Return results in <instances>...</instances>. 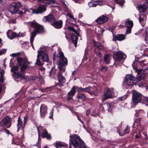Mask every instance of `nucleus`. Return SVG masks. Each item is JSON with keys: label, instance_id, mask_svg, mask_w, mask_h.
I'll list each match as a JSON object with an SVG mask.
<instances>
[{"label": "nucleus", "instance_id": "nucleus-17", "mask_svg": "<svg viewBox=\"0 0 148 148\" xmlns=\"http://www.w3.org/2000/svg\"><path fill=\"white\" fill-rule=\"evenodd\" d=\"M47 107L45 105L42 104L41 105L40 108V116L41 117H43L47 113Z\"/></svg>", "mask_w": 148, "mask_h": 148}, {"label": "nucleus", "instance_id": "nucleus-36", "mask_svg": "<svg viewBox=\"0 0 148 148\" xmlns=\"http://www.w3.org/2000/svg\"><path fill=\"white\" fill-rule=\"evenodd\" d=\"M56 148H58L59 147H64V143L62 142L56 141Z\"/></svg>", "mask_w": 148, "mask_h": 148}, {"label": "nucleus", "instance_id": "nucleus-12", "mask_svg": "<svg viewBox=\"0 0 148 148\" xmlns=\"http://www.w3.org/2000/svg\"><path fill=\"white\" fill-rule=\"evenodd\" d=\"M147 78V79H148V76L143 73L141 74L140 75H139V76H138V80L139 81L140 83L142 84V85L140 86V84H139V86H145V85L147 84V81L145 79Z\"/></svg>", "mask_w": 148, "mask_h": 148}, {"label": "nucleus", "instance_id": "nucleus-7", "mask_svg": "<svg viewBox=\"0 0 148 148\" xmlns=\"http://www.w3.org/2000/svg\"><path fill=\"white\" fill-rule=\"evenodd\" d=\"M11 119L7 116H5L0 122V126L9 128L11 126Z\"/></svg>", "mask_w": 148, "mask_h": 148}, {"label": "nucleus", "instance_id": "nucleus-41", "mask_svg": "<svg viewBox=\"0 0 148 148\" xmlns=\"http://www.w3.org/2000/svg\"><path fill=\"white\" fill-rule=\"evenodd\" d=\"M108 68L104 66H102L100 69L99 71L100 72H105L108 70Z\"/></svg>", "mask_w": 148, "mask_h": 148}, {"label": "nucleus", "instance_id": "nucleus-61", "mask_svg": "<svg viewBox=\"0 0 148 148\" xmlns=\"http://www.w3.org/2000/svg\"><path fill=\"white\" fill-rule=\"evenodd\" d=\"M87 115H88L90 113V111L89 110H88L86 111Z\"/></svg>", "mask_w": 148, "mask_h": 148}, {"label": "nucleus", "instance_id": "nucleus-58", "mask_svg": "<svg viewBox=\"0 0 148 148\" xmlns=\"http://www.w3.org/2000/svg\"><path fill=\"white\" fill-rule=\"evenodd\" d=\"M68 64V61L66 58H65V66Z\"/></svg>", "mask_w": 148, "mask_h": 148}, {"label": "nucleus", "instance_id": "nucleus-48", "mask_svg": "<svg viewBox=\"0 0 148 148\" xmlns=\"http://www.w3.org/2000/svg\"><path fill=\"white\" fill-rule=\"evenodd\" d=\"M19 34L18 36L19 37H23L25 35V32L21 33V32H19V34Z\"/></svg>", "mask_w": 148, "mask_h": 148}, {"label": "nucleus", "instance_id": "nucleus-3", "mask_svg": "<svg viewBox=\"0 0 148 148\" xmlns=\"http://www.w3.org/2000/svg\"><path fill=\"white\" fill-rule=\"evenodd\" d=\"M29 23L31 26L34 29V30L31 33L30 40L31 45L34 49L33 42L34 38L37 33H40L42 31L43 28L42 26L35 22H32Z\"/></svg>", "mask_w": 148, "mask_h": 148}, {"label": "nucleus", "instance_id": "nucleus-57", "mask_svg": "<svg viewBox=\"0 0 148 148\" xmlns=\"http://www.w3.org/2000/svg\"><path fill=\"white\" fill-rule=\"evenodd\" d=\"M77 119H78V120L79 121H80L82 123H83V122L82 121V120H81V119L78 116H77Z\"/></svg>", "mask_w": 148, "mask_h": 148}, {"label": "nucleus", "instance_id": "nucleus-54", "mask_svg": "<svg viewBox=\"0 0 148 148\" xmlns=\"http://www.w3.org/2000/svg\"><path fill=\"white\" fill-rule=\"evenodd\" d=\"M76 3H79L81 0H73Z\"/></svg>", "mask_w": 148, "mask_h": 148}, {"label": "nucleus", "instance_id": "nucleus-9", "mask_svg": "<svg viewBox=\"0 0 148 148\" xmlns=\"http://www.w3.org/2000/svg\"><path fill=\"white\" fill-rule=\"evenodd\" d=\"M126 56L122 51H118L114 55V58L115 61H118L122 59H125Z\"/></svg>", "mask_w": 148, "mask_h": 148}, {"label": "nucleus", "instance_id": "nucleus-40", "mask_svg": "<svg viewBox=\"0 0 148 148\" xmlns=\"http://www.w3.org/2000/svg\"><path fill=\"white\" fill-rule=\"evenodd\" d=\"M19 34L16 33L15 32H13L11 34V38H10L11 39H14L16 37H18Z\"/></svg>", "mask_w": 148, "mask_h": 148}, {"label": "nucleus", "instance_id": "nucleus-51", "mask_svg": "<svg viewBox=\"0 0 148 148\" xmlns=\"http://www.w3.org/2000/svg\"><path fill=\"white\" fill-rule=\"evenodd\" d=\"M28 120V117L27 116H25L24 117V125H25L27 121Z\"/></svg>", "mask_w": 148, "mask_h": 148}, {"label": "nucleus", "instance_id": "nucleus-27", "mask_svg": "<svg viewBox=\"0 0 148 148\" xmlns=\"http://www.w3.org/2000/svg\"><path fill=\"white\" fill-rule=\"evenodd\" d=\"M41 2L45 3V5L46 6V8L48 5L51 3H56L57 4L55 0H41Z\"/></svg>", "mask_w": 148, "mask_h": 148}, {"label": "nucleus", "instance_id": "nucleus-8", "mask_svg": "<svg viewBox=\"0 0 148 148\" xmlns=\"http://www.w3.org/2000/svg\"><path fill=\"white\" fill-rule=\"evenodd\" d=\"M19 70V67L17 66H15L12 68L11 71L13 73V75L15 78H20L21 79H26V77L23 74H21L19 73H16V71Z\"/></svg>", "mask_w": 148, "mask_h": 148}, {"label": "nucleus", "instance_id": "nucleus-63", "mask_svg": "<svg viewBox=\"0 0 148 148\" xmlns=\"http://www.w3.org/2000/svg\"><path fill=\"white\" fill-rule=\"evenodd\" d=\"M10 30H9L7 32V36H8V37L9 38H10L9 37V36H8V33L9 32H10Z\"/></svg>", "mask_w": 148, "mask_h": 148}, {"label": "nucleus", "instance_id": "nucleus-13", "mask_svg": "<svg viewBox=\"0 0 148 148\" xmlns=\"http://www.w3.org/2000/svg\"><path fill=\"white\" fill-rule=\"evenodd\" d=\"M113 90V89L112 88L111 89L108 88L102 97V101H104L111 98L112 96V92Z\"/></svg>", "mask_w": 148, "mask_h": 148}, {"label": "nucleus", "instance_id": "nucleus-20", "mask_svg": "<svg viewBox=\"0 0 148 148\" xmlns=\"http://www.w3.org/2000/svg\"><path fill=\"white\" fill-rule=\"evenodd\" d=\"M108 20V18L104 15H102L98 18L96 20L98 24H101L106 22Z\"/></svg>", "mask_w": 148, "mask_h": 148}, {"label": "nucleus", "instance_id": "nucleus-10", "mask_svg": "<svg viewBox=\"0 0 148 148\" xmlns=\"http://www.w3.org/2000/svg\"><path fill=\"white\" fill-rule=\"evenodd\" d=\"M142 99V95L139 92L134 91L132 97V100L134 103L137 104Z\"/></svg>", "mask_w": 148, "mask_h": 148}, {"label": "nucleus", "instance_id": "nucleus-30", "mask_svg": "<svg viewBox=\"0 0 148 148\" xmlns=\"http://www.w3.org/2000/svg\"><path fill=\"white\" fill-rule=\"evenodd\" d=\"M89 90L90 92H91V93H89L90 95H92L95 94L96 92L97 91V89L96 87H89Z\"/></svg>", "mask_w": 148, "mask_h": 148}, {"label": "nucleus", "instance_id": "nucleus-39", "mask_svg": "<svg viewBox=\"0 0 148 148\" xmlns=\"http://www.w3.org/2000/svg\"><path fill=\"white\" fill-rule=\"evenodd\" d=\"M124 132L123 134H120V136H122L124 135H125L126 134L128 133L129 132V130H128V126H127L125 129L124 130Z\"/></svg>", "mask_w": 148, "mask_h": 148}, {"label": "nucleus", "instance_id": "nucleus-2", "mask_svg": "<svg viewBox=\"0 0 148 148\" xmlns=\"http://www.w3.org/2000/svg\"><path fill=\"white\" fill-rule=\"evenodd\" d=\"M71 144L75 148H87L84 141L77 135L73 134L70 136Z\"/></svg>", "mask_w": 148, "mask_h": 148}, {"label": "nucleus", "instance_id": "nucleus-43", "mask_svg": "<svg viewBox=\"0 0 148 148\" xmlns=\"http://www.w3.org/2000/svg\"><path fill=\"white\" fill-rule=\"evenodd\" d=\"M116 3L120 5H122L124 3V0H115Z\"/></svg>", "mask_w": 148, "mask_h": 148}, {"label": "nucleus", "instance_id": "nucleus-24", "mask_svg": "<svg viewBox=\"0 0 148 148\" xmlns=\"http://www.w3.org/2000/svg\"><path fill=\"white\" fill-rule=\"evenodd\" d=\"M65 12H67L66 13V15L69 16L70 18L72 19L75 22L77 21V19L74 18L73 15L71 12L70 10L68 9L65 6Z\"/></svg>", "mask_w": 148, "mask_h": 148}, {"label": "nucleus", "instance_id": "nucleus-55", "mask_svg": "<svg viewBox=\"0 0 148 148\" xmlns=\"http://www.w3.org/2000/svg\"><path fill=\"white\" fill-rule=\"evenodd\" d=\"M97 55L98 56V57L99 58H101V52H99L97 54Z\"/></svg>", "mask_w": 148, "mask_h": 148}, {"label": "nucleus", "instance_id": "nucleus-53", "mask_svg": "<svg viewBox=\"0 0 148 148\" xmlns=\"http://www.w3.org/2000/svg\"><path fill=\"white\" fill-rule=\"evenodd\" d=\"M18 54V53H13L11 54H10V56L13 57H15L17 56Z\"/></svg>", "mask_w": 148, "mask_h": 148}, {"label": "nucleus", "instance_id": "nucleus-59", "mask_svg": "<svg viewBox=\"0 0 148 148\" xmlns=\"http://www.w3.org/2000/svg\"><path fill=\"white\" fill-rule=\"evenodd\" d=\"M76 73V71H74L72 73V74L73 75H75Z\"/></svg>", "mask_w": 148, "mask_h": 148}, {"label": "nucleus", "instance_id": "nucleus-29", "mask_svg": "<svg viewBox=\"0 0 148 148\" xmlns=\"http://www.w3.org/2000/svg\"><path fill=\"white\" fill-rule=\"evenodd\" d=\"M71 40L72 42L74 43L75 47H76L77 45L78 38L75 35H72L71 36Z\"/></svg>", "mask_w": 148, "mask_h": 148}, {"label": "nucleus", "instance_id": "nucleus-44", "mask_svg": "<svg viewBox=\"0 0 148 148\" xmlns=\"http://www.w3.org/2000/svg\"><path fill=\"white\" fill-rule=\"evenodd\" d=\"M98 115V111L96 110H94L92 112V113H91V115L92 116H95Z\"/></svg>", "mask_w": 148, "mask_h": 148}, {"label": "nucleus", "instance_id": "nucleus-4", "mask_svg": "<svg viewBox=\"0 0 148 148\" xmlns=\"http://www.w3.org/2000/svg\"><path fill=\"white\" fill-rule=\"evenodd\" d=\"M29 23L31 26L34 29V30L31 33L30 40L31 45L34 49L33 42L34 38L37 33H40L42 31L43 28L42 26L35 22H32Z\"/></svg>", "mask_w": 148, "mask_h": 148}, {"label": "nucleus", "instance_id": "nucleus-31", "mask_svg": "<svg viewBox=\"0 0 148 148\" xmlns=\"http://www.w3.org/2000/svg\"><path fill=\"white\" fill-rule=\"evenodd\" d=\"M77 97L78 99H81L84 101L87 99V98L84 94H78L77 95Z\"/></svg>", "mask_w": 148, "mask_h": 148}, {"label": "nucleus", "instance_id": "nucleus-6", "mask_svg": "<svg viewBox=\"0 0 148 148\" xmlns=\"http://www.w3.org/2000/svg\"><path fill=\"white\" fill-rule=\"evenodd\" d=\"M40 51H38L37 57H41L42 59L44 61L48 62L49 61V57L46 52V49L45 47H42L40 49Z\"/></svg>", "mask_w": 148, "mask_h": 148}, {"label": "nucleus", "instance_id": "nucleus-52", "mask_svg": "<svg viewBox=\"0 0 148 148\" xmlns=\"http://www.w3.org/2000/svg\"><path fill=\"white\" fill-rule=\"evenodd\" d=\"M146 36L147 38H148V28H146L145 29Z\"/></svg>", "mask_w": 148, "mask_h": 148}, {"label": "nucleus", "instance_id": "nucleus-33", "mask_svg": "<svg viewBox=\"0 0 148 148\" xmlns=\"http://www.w3.org/2000/svg\"><path fill=\"white\" fill-rule=\"evenodd\" d=\"M125 38V36L122 34H119L116 36V39L119 41H122L124 40Z\"/></svg>", "mask_w": 148, "mask_h": 148}, {"label": "nucleus", "instance_id": "nucleus-47", "mask_svg": "<svg viewBox=\"0 0 148 148\" xmlns=\"http://www.w3.org/2000/svg\"><path fill=\"white\" fill-rule=\"evenodd\" d=\"M37 58L36 60V64L39 65H41L42 64L40 62V60L39 59V57H38L37 56Z\"/></svg>", "mask_w": 148, "mask_h": 148}, {"label": "nucleus", "instance_id": "nucleus-26", "mask_svg": "<svg viewBox=\"0 0 148 148\" xmlns=\"http://www.w3.org/2000/svg\"><path fill=\"white\" fill-rule=\"evenodd\" d=\"M77 88V92H88V93H91V92H90L89 91V87H87L85 88H82L80 87H77L76 88Z\"/></svg>", "mask_w": 148, "mask_h": 148}, {"label": "nucleus", "instance_id": "nucleus-64", "mask_svg": "<svg viewBox=\"0 0 148 148\" xmlns=\"http://www.w3.org/2000/svg\"><path fill=\"white\" fill-rule=\"evenodd\" d=\"M146 100L147 102L148 103V97H146Z\"/></svg>", "mask_w": 148, "mask_h": 148}, {"label": "nucleus", "instance_id": "nucleus-14", "mask_svg": "<svg viewBox=\"0 0 148 148\" xmlns=\"http://www.w3.org/2000/svg\"><path fill=\"white\" fill-rule=\"evenodd\" d=\"M46 6L44 5H40L36 9L32 10L33 13L39 14L42 13L46 10Z\"/></svg>", "mask_w": 148, "mask_h": 148}, {"label": "nucleus", "instance_id": "nucleus-21", "mask_svg": "<svg viewBox=\"0 0 148 148\" xmlns=\"http://www.w3.org/2000/svg\"><path fill=\"white\" fill-rule=\"evenodd\" d=\"M17 127L18 129L17 131L18 132L20 129H22V131H23V129L25 127V125L23 124V121L21 118L19 117H18V120H17Z\"/></svg>", "mask_w": 148, "mask_h": 148}, {"label": "nucleus", "instance_id": "nucleus-32", "mask_svg": "<svg viewBox=\"0 0 148 148\" xmlns=\"http://www.w3.org/2000/svg\"><path fill=\"white\" fill-rule=\"evenodd\" d=\"M94 44L95 46L97 48L99 49L102 50L103 49V46L101 45L97 42H94Z\"/></svg>", "mask_w": 148, "mask_h": 148}, {"label": "nucleus", "instance_id": "nucleus-19", "mask_svg": "<svg viewBox=\"0 0 148 148\" xmlns=\"http://www.w3.org/2000/svg\"><path fill=\"white\" fill-rule=\"evenodd\" d=\"M103 4V2L101 1H91L88 3L89 7H95L97 5H101Z\"/></svg>", "mask_w": 148, "mask_h": 148}, {"label": "nucleus", "instance_id": "nucleus-22", "mask_svg": "<svg viewBox=\"0 0 148 148\" xmlns=\"http://www.w3.org/2000/svg\"><path fill=\"white\" fill-rule=\"evenodd\" d=\"M51 25L55 28H60L62 27V21L60 20L58 21H57L55 20L51 23Z\"/></svg>", "mask_w": 148, "mask_h": 148}, {"label": "nucleus", "instance_id": "nucleus-1", "mask_svg": "<svg viewBox=\"0 0 148 148\" xmlns=\"http://www.w3.org/2000/svg\"><path fill=\"white\" fill-rule=\"evenodd\" d=\"M59 58V60L57 63L59 72L58 74V78L59 80L60 86H62L64 84V78L62 76V73L64 71L65 61L64 53L62 52H60L58 55Z\"/></svg>", "mask_w": 148, "mask_h": 148}, {"label": "nucleus", "instance_id": "nucleus-45", "mask_svg": "<svg viewBox=\"0 0 148 148\" xmlns=\"http://www.w3.org/2000/svg\"><path fill=\"white\" fill-rule=\"evenodd\" d=\"M6 49H2L0 50V56L4 54L6 52Z\"/></svg>", "mask_w": 148, "mask_h": 148}, {"label": "nucleus", "instance_id": "nucleus-11", "mask_svg": "<svg viewBox=\"0 0 148 148\" xmlns=\"http://www.w3.org/2000/svg\"><path fill=\"white\" fill-rule=\"evenodd\" d=\"M135 78L132 75L129 74L126 76L125 82L127 85L132 86L135 84Z\"/></svg>", "mask_w": 148, "mask_h": 148}, {"label": "nucleus", "instance_id": "nucleus-28", "mask_svg": "<svg viewBox=\"0 0 148 148\" xmlns=\"http://www.w3.org/2000/svg\"><path fill=\"white\" fill-rule=\"evenodd\" d=\"M42 136L43 138L46 137L47 139L49 140H50L51 138V135L48 133L47 130L44 131L42 133Z\"/></svg>", "mask_w": 148, "mask_h": 148}, {"label": "nucleus", "instance_id": "nucleus-5", "mask_svg": "<svg viewBox=\"0 0 148 148\" xmlns=\"http://www.w3.org/2000/svg\"><path fill=\"white\" fill-rule=\"evenodd\" d=\"M17 62L20 67L21 71L22 72L29 67L25 64L27 63V60L26 58H23L21 57L17 58Z\"/></svg>", "mask_w": 148, "mask_h": 148}, {"label": "nucleus", "instance_id": "nucleus-37", "mask_svg": "<svg viewBox=\"0 0 148 148\" xmlns=\"http://www.w3.org/2000/svg\"><path fill=\"white\" fill-rule=\"evenodd\" d=\"M145 16L143 15L140 14L139 15V22L142 25H144V24H143L142 23H143V22L144 21L145 19Z\"/></svg>", "mask_w": 148, "mask_h": 148}, {"label": "nucleus", "instance_id": "nucleus-46", "mask_svg": "<svg viewBox=\"0 0 148 148\" xmlns=\"http://www.w3.org/2000/svg\"><path fill=\"white\" fill-rule=\"evenodd\" d=\"M16 20L15 19H10L8 21L9 23H16Z\"/></svg>", "mask_w": 148, "mask_h": 148}, {"label": "nucleus", "instance_id": "nucleus-60", "mask_svg": "<svg viewBox=\"0 0 148 148\" xmlns=\"http://www.w3.org/2000/svg\"><path fill=\"white\" fill-rule=\"evenodd\" d=\"M23 12L22 11H18V13L19 14H23Z\"/></svg>", "mask_w": 148, "mask_h": 148}, {"label": "nucleus", "instance_id": "nucleus-35", "mask_svg": "<svg viewBox=\"0 0 148 148\" xmlns=\"http://www.w3.org/2000/svg\"><path fill=\"white\" fill-rule=\"evenodd\" d=\"M104 107L106 109V110H108V111H110L111 110V106L110 103L107 102L105 103L104 104Z\"/></svg>", "mask_w": 148, "mask_h": 148}, {"label": "nucleus", "instance_id": "nucleus-16", "mask_svg": "<svg viewBox=\"0 0 148 148\" xmlns=\"http://www.w3.org/2000/svg\"><path fill=\"white\" fill-rule=\"evenodd\" d=\"M77 86H73L71 89V90L67 94V100L69 101L70 100H73V96L76 92L75 88H77Z\"/></svg>", "mask_w": 148, "mask_h": 148}, {"label": "nucleus", "instance_id": "nucleus-18", "mask_svg": "<svg viewBox=\"0 0 148 148\" xmlns=\"http://www.w3.org/2000/svg\"><path fill=\"white\" fill-rule=\"evenodd\" d=\"M125 26L127 29L126 33V34H129L131 33L132 27L133 26V23L131 21H128L125 23Z\"/></svg>", "mask_w": 148, "mask_h": 148}, {"label": "nucleus", "instance_id": "nucleus-49", "mask_svg": "<svg viewBox=\"0 0 148 148\" xmlns=\"http://www.w3.org/2000/svg\"><path fill=\"white\" fill-rule=\"evenodd\" d=\"M127 97L126 95L124 96L123 97H119V99L120 100H123L124 99H126Z\"/></svg>", "mask_w": 148, "mask_h": 148}, {"label": "nucleus", "instance_id": "nucleus-62", "mask_svg": "<svg viewBox=\"0 0 148 148\" xmlns=\"http://www.w3.org/2000/svg\"><path fill=\"white\" fill-rule=\"evenodd\" d=\"M79 17H82V13H79Z\"/></svg>", "mask_w": 148, "mask_h": 148}, {"label": "nucleus", "instance_id": "nucleus-42", "mask_svg": "<svg viewBox=\"0 0 148 148\" xmlns=\"http://www.w3.org/2000/svg\"><path fill=\"white\" fill-rule=\"evenodd\" d=\"M69 29L71 30V31L74 32L77 36H79V34L77 33V31L75 30L73 27H68Z\"/></svg>", "mask_w": 148, "mask_h": 148}, {"label": "nucleus", "instance_id": "nucleus-15", "mask_svg": "<svg viewBox=\"0 0 148 148\" xmlns=\"http://www.w3.org/2000/svg\"><path fill=\"white\" fill-rule=\"evenodd\" d=\"M18 5L16 3L10 5L8 8L9 11L12 14L16 13L18 10V7L17 5Z\"/></svg>", "mask_w": 148, "mask_h": 148}, {"label": "nucleus", "instance_id": "nucleus-38", "mask_svg": "<svg viewBox=\"0 0 148 148\" xmlns=\"http://www.w3.org/2000/svg\"><path fill=\"white\" fill-rule=\"evenodd\" d=\"M134 63L135 62H134L133 63V64H132V66L133 67L134 69H136V72H137L138 74V76H139V75H140H140V73L142 71V69H137L136 68L135 66H134Z\"/></svg>", "mask_w": 148, "mask_h": 148}, {"label": "nucleus", "instance_id": "nucleus-50", "mask_svg": "<svg viewBox=\"0 0 148 148\" xmlns=\"http://www.w3.org/2000/svg\"><path fill=\"white\" fill-rule=\"evenodd\" d=\"M50 116H49V117L51 119H53V110L52 109V110L51 112L50 113Z\"/></svg>", "mask_w": 148, "mask_h": 148}, {"label": "nucleus", "instance_id": "nucleus-23", "mask_svg": "<svg viewBox=\"0 0 148 148\" xmlns=\"http://www.w3.org/2000/svg\"><path fill=\"white\" fill-rule=\"evenodd\" d=\"M43 20L49 21L52 23L55 20V19L52 15H49L47 16H45L43 18Z\"/></svg>", "mask_w": 148, "mask_h": 148}, {"label": "nucleus", "instance_id": "nucleus-34", "mask_svg": "<svg viewBox=\"0 0 148 148\" xmlns=\"http://www.w3.org/2000/svg\"><path fill=\"white\" fill-rule=\"evenodd\" d=\"M110 58V56L108 54H105L104 57V62L106 64H108L109 62Z\"/></svg>", "mask_w": 148, "mask_h": 148}, {"label": "nucleus", "instance_id": "nucleus-56", "mask_svg": "<svg viewBox=\"0 0 148 148\" xmlns=\"http://www.w3.org/2000/svg\"><path fill=\"white\" fill-rule=\"evenodd\" d=\"M0 2L1 4H4L5 2V0H0Z\"/></svg>", "mask_w": 148, "mask_h": 148}, {"label": "nucleus", "instance_id": "nucleus-25", "mask_svg": "<svg viewBox=\"0 0 148 148\" xmlns=\"http://www.w3.org/2000/svg\"><path fill=\"white\" fill-rule=\"evenodd\" d=\"M147 6L148 4L147 3L140 5L138 7L139 12H145L147 8Z\"/></svg>", "mask_w": 148, "mask_h": 148}]
</instances>
